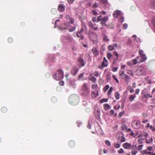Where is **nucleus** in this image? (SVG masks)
<instances>
[{
	"mask_svg": "<svg viewBox=\"0 0 155 155\" xmlns=\"http://www.w3.org/2000/svg\"><path fill=\"white\" fill-rule=\"evenodd\" d=\"M104 109L105 110H107L109 109L110 108V106L107 104H104Z\"/></svg>",
	"mask_w": 155,
	"mask_h": 155,
	"instance_id": "19",
	"label": "nucleus"
},
{
	"mask_svg": "<svg viewBox=\"0 0 155 155\" xmlns=\"http://www.w3.org/2000/svg\"><path fill=\"white\" fill-rule=\"evenodd\" d=\"M133 62H134L133 64H137V59H134L133 60Z\"/></svg>",
	"mask_w": 155,
	"mask_h": 155,
	"instance_id": "63",
	"label": "nucleus"
},
{
	"mask_svg": "<svg viewBox=\"0 0 155 155\" xmlns=\"http://www.w3.org/2000/svg\"><path fill=\"white\" fill-rule=\"evenodd\" d=\"M135 97V96H131L130 97V101H133L134 100V97Z\"/></svg>",
	"mask_w": 155,
	"mask_h": 155,
	"instance_id": "55",
	"label": "nucleus"
},
{
	"mask_svg": "<svg viewBox=\"0 0 155 155\" xmlns=\"http://www.w3.org/2000/svg\"><path fill=\"white\" fill-rule=\"evenodd\" d=\"M118 152L119 153H121L124 152V150L122 148H121L120 150H118Z\"/></svg>",
	"mask_w": 155,
	"mask_h": 155,
	"instance_id": "54",
	"label": "nucleus"
},
{
	"mask_svg": "<svg viewBox=\"0 0 155 155\" xmlns=\"http://www.w3.org/2000/svg\"><path fill=\"white\" fill-rule=\"evenodd\" d=\"M64 38L69 42H71L73 40V38L70 36H66L64 37Z\"/></svg>",
	"mask_w": 155,
	"mask_h": 155,
	"instance_id": "16",
	"label": "nucleus"
},
{
	"mask_svg": "<svg viewBox=\"0 0 155 155\" xmlns=\"http://www.w3.org/2000/svg\"><path fill=\"white\" fill-rule=\"evenodd\" d=\"M100 1H101L102 2V3L106 4L107 3V1L106 0H99Z\"/></svg>",
	"mask_w": 155,
	"mask_h": 155,
	"instance_id": "59",
	"label": "nucleus"
},
{
	"mask_svg": "<svg viewBox=\"0 0 155 155\" xmlns=\"http://www.w3.org/2000/svg\"><path fill=\"white\" fill-rule=\"evenodd\" d=\"M112 77L113 78V79L116 81V82L117 83H119V81L118 80V79H117V78L115 75H113L112 76Z\"/></svg>",
	"mask_w": 155,
	"mask_h": 155,
	"instance_id": "38",
	"label": "nucleus"
},
{
	"mask_svg": "<svg viewBox=\"0 0 155 155\" xmlns=\"http://www.w3.org/2000/svg\"><path fill=\"white\" fill-rule=\"evenodd\" d=\"M150 3L152 7H154L155 6V1L154 0H151Z\"/></svg>",
	"mask_w": 155,
	"mask_h": 155,
	"instance_id": "35",
	"label": "nucleus"
},
{
	"mask_svg": "<svg viewBox=\"0 0 155 155\" xmlns=\"http://www.w3.org/2000/svg\"><path fill=\"white\" fill-rule=\"evenodd\" d=\"M70 84L71 87L74 88H75L77 87L76 84L74 82L72 81H70Z\"/></svg>",
	"mask_w": 155,
	"mask_h": 155,
	"instance_id": "20",
	"label": "nucleus"
},
{
	"mask_svg": "<svg viewBox=\"0 0 155 155\" xmlns=\"http://www.w3.org/2000/svg\"><path fill=\"white\" fill-rule=\"evenodd\" d=\"M108 17L107 16L104 17L102 19L101 22V24L102 25V26L105 25L106 22L108 19Z\"/></svg>",
	"mask_w": 155,
	"mask_h": 155,
	"instance_id": "9",
	"label": "nucleus"
},
{
	"mask_svg": "<svg viewBox=\"0 0 155 155\" xmlns=\"http://www.w3.org/2000/svg\"><path fill=\"white\" fill-rule=\"evenodd\" d=\"M114 110H113L112 109V110H110V112H109L110 115V116H112L113 115H114Z\"/></svg>",
	"mask_w": 155,
	"mask_h": 155,
	"instance_id": "45",
	"label": "nucleus"
},
{
	"mask_svg": "<svg viewBox=\"0 0 155 155\" xmlns=\"http://www.w3.org/2000/svg\"><path fill=\"white\" fill-rule=\"evenodd\" d=\"M98 96V91H97V93H95L94 91H92L91 94V97L92 98H96Z\"/></svg>",
	"mask_w": 155,
	"mask_h": 155,
	"instance_id": "18",
	"label": "nucleus"
},
{
	"mask_svg": "<svg viewBox=\"0 0 155 155\" xmlns=\"http://www.w3.org/2000/svg\"><path fill=\"white\" fill-rule=\"evenodd\" d=\"M94 75L96 77H98L99 75V72L97 71H95L94 73Z\"/></svg>",
	"mask_w": 155,
	"mask_h": 155,
	"instance_id": "42",
	"label": "nucleus"
},
{
	"mask_svg": "<svg viewBox=\"0 0 155 155\" xmlns=\"http://www.w3.org/2000/svg\"><path fill=\"white\" fill-rule=\"evenodd\" d=\"M92 89L94 90H96L98 88V85L97 84H94L92 85V87H91Z\"/></svg>",
	"mask_w": 155,
	"mask_h": 155,
	"instance_id": "24",
	"label": "nucleus"
},
{
	"mask_svg": "<svg viewBox=\"0 0 155 155\" xmlns=\"http://www.w3.org/2000/svg\"><path fill=\"white\" fill-rule=\"evenodd\" d=\"M108 100V99L107 98H103L101 100H100V103H103L104 102H107Z\"/></svg>",
	"mask_w": 155,
	"mask_h": 155,
	"instance_id": "26",
	"label": "nucleus"
},
{
	"mask_svg": "<svg viewBox=\"0 0 155 155\" xmlns=\"http://www.w3.org/2000/svg\"><path fill=\"white\" fill-rule=\"evenodd\" d=\"M68 28V25L66 23H64L61 26L60 28L61 30H64L67 29Z\"/></svg>",
	"mask_w": 155,
	"mask_h": 155,
	"instance_id": "13",
	"label": "nucleus"
},
{
	"mask_svg": "<svg viewBox=\"0 0 155 155\" xmlns=\"http://www.w3.org/2000/svg\"><path fill=\"white\" fill-rule=\"evenodd\" d=\"M127 72L128 74H130L132 76H133L134 75L133 74L131 71H128Z\"/></svg>",
	"mask_w": 155,
	"mask_h": 155,
	"instance_id": "56",
	"label": "nucleus"
},
{
	"mask_svg": "<svg viewBox=\"0 0 155 155\" xmlns=\"http://www.w3.org/2000/svg\"><path fill=\"white\" fill-rule=\"evenodd\" d=\"M91 13L94 15H98V13H97V11L95 10H93L91 11Z\"/></svg>",
	"mask_w": 155,
	"mask_h": 155,
	"instance_id": "39",
	"label": "nucleus"
},
{
	"mask_svg": "<svg viewBox=\"0 0 155 155\" xmlns=\"http://www.w3.org/2000/svg\"><path fill=\"white\" fill-rule=\"evenodd\" d=\"M107 58L109 60H110L111 58L112 57V55L111 53H108L107 54Z\"/></svg>",
	"mask_w": 155,
	"mask_h": 155,
	"instance_id": "34",
	"label": "nucleus"
},
{
	"mask_svg": "<svg viewBox=\"0 0 155 155\" xmlns=\"http://www.w3.org/2000/svg\"><path fill=\"white\" fill-rule=\"evenodd\" d=\"M119 75L123 79H125L126 78V74L125 71L121 70L119 72Z\"/></svg>",
	"mask_w": 155,
	"mask_h": 155,
	"instance_id": "11",
	"label": "nucleus"
},
{
	"mask_svg": "<svg viewBox=\"0 0 155 155\" xmlns=\"http://www.w3.org/2000/svg\"><path fill=\"white\" fill-rule=\"evenodd\" d=\"M108 49L109 51H113L114 50V47L112 45H110L108 46Z\"/></svg>",
	"mask_w": 155,
	"mask_h": 155,
	"instance_id": "29",
	"label": "nucleus"
},
{
	"mask_svg": "<svg viewBox=\"0 0 155 155\" xmlns=\"http://www.w3.org/2000/svg\"><path fill=\"white\" fill-rule=\"evenodd\" d=\"M84 75V73H82L78 77V79L79 80H80L83 77Z\"/></svg>",
	"mask_w": 155,
	"mask_h": 155,
	"instance_id": "41",
	"label": "nucleus"
},
{
	"mask_svg": "<svg viewBox=\"0 0 155 155\" xmlns=\"http://www.w3.org/2000/svg\"><path fill=\"white\" fill-rule=\"evenodd\" d=\"M45 77L46 78H49L51 77V74L49 73H47L46 74Z\"/></svg>",
	"mask_w": 155,
	"mask_h": 155,
	"instance_id": "40",
	"label": "nucleus"
},
{
	"mask_svg": "<svg viewBox=\"0 0 155 155\" xmlns=\"http://www.w3.org/2000/svg\"><path fill=\"white\" fill-rule=\"evenodd\" d=\"M133 125H134V127L136 129L140 128V122L137 120L134 121L132 123Z\"/></svg>",
	"mask_w": 155,
	"mask_h": 155,
	"instance_id": "8",
	"label": "nucleus"
},
{
	"mask_svg": "<svg viewBox=\"0 0 155 155\" xmlns=\"http://www.w3.org/2000/svg\"><path fill=\"white\" fill-rule=\"evenodd\" d=\"M120 94L119 93L117 92H115V97L116 99L117 100H118L119 98Z\"/></svg>",
	"mask_w": 155,
	"mask_h": 155,
	"instance_id": "27",
	"label": "nucleus"
},
{
	"mask_svg": "<svg viewBox=\"0 0 155 155\" xmlns=\"http://www.w3.org/2000/svg\"><path fill=\"white\" fill-rule=\"evenodd\" d=\"M124 113L121 112H120L118 114V116L120 118L122 115Z\"/></svg>",
	"mask_w": 155,
	"mask_h": 155,
	"instance_id": "64",
	"label": "nucleus"
},
{
	"mask_svg": "<svg viewBox=\"0 0 155 155\" xmlns=\"http://www.w3.org/2000/svg\"><path fill=\"white\" fill-rule=\"evenodd\" d=\"M109 87V85H106L103 88L104 91L105 92H106L108 90Z\"/></svg>",
	"mask_w": 155,
	"mask_h": 155,
	"instance_id": "28",
	"label": "nucleus"
},
{
	"mask_svg": "<svg viewBox=\"0 0 155 155\" xmlns=\"http://www.w3.org/2000/svg\"><path fill=\"white\" fill-rule=\"evenodd\" d=\"M69 101L70 103H73L74 105L78 104L79 102L78 97L77 95H72L69 97Z\"/></svg>",
	"mask_w": 155,
	"mask_h": 155,
	"instance_id": "3",
	"label": "nucleus"
},
{
	"mask_svg": "<svg viewBox=\"0 0 155 155\" xmlns=\"http://www.w3.org/2000/svg\"><path fill=\"white\" fill-rule=\"evenodd\" d=\"M143 145H140L139 146L137 147V149L139 150H142V147H143Z\"/></svg>",
	"mask_w": 155,
	"mask_h": 155,
	"instance_id": "60",
	"label": "nucleus"
},
{
	"mask_svg": "<svg viewBox=\"0 0 155 155\" xmlns=\"http://www.w3.org/2000/svg\"><path fill=\"white\" fill-rule=\"evenodd\" d=\"M97 34L96 32L93 31H89L88 37L91 40L94 41L97 38Z\"/></svg>",
	"mask_w": 155,
	"mask_h": 155,
	"instance_id": "4",
	"label": "nucleus"
},
{
	"mask_svg": "<svg viewBox=\"0 0 155 155\" xmlns=\"http://www.w3.org/2000/svg\"><path fill=\"white\" fill-rule=\"evenodd\" d=\"M79 63V66L80 67H83L84 66L85 63L83 59L81 58H79L78 60Z\"/></svg>",
	"mask_w": 155,
	"mask_h": 155,
	"instance_id": "10",
	"label": "nucleus"
},
{
	"mask_svg": "<svg viewBox=\"0 0 155 155\" xmlns=\"http://www.w3.org/2000/svg\"><path fill=\"white\" fill-rule=\"evenodd\" d=\"M124 19V17L121 16L119 19V21L120 22H122L123 21Z\"/></svg>",
	"mask_w": 155,
	"mask_h": 155,
	"instance_id": "51",
	"label": "nucleus"
},
{
	"mask_svg": "<svg viewBox=\"0 0 155 155\" xmlns=\"http://www.w3.org/2000/svg\"><path fill=\"white\" fill-rule=\"evenodd\" d=\"M95 116L96 118L98 120H99L100 118V110H98L95 114Z\"/></svg>",
	"mask_w": 155,
	"mask_h": 155,
	"instance_id": "15",
	"label": "nucleus"
},
{
	"mask_svg": "<svg viewBox=\"0 0 155 155\" xmlns=\"http://www.w3.org/2000/svg\"><path fill=\"white\" fill-rule=\"evenodd\" d=\"M68 22L70 23H73L74 22V20L72 17L69 20Z\"/></svg>",
	"mask_w": 155,
	"mask_h": 155,
	"instance_id": "46",
	"label": "nucleus"
},
{
	"mask_svg": "<svg viewBox=\"0 0 155 155\" xmlns=\"http://www.w3.org/2000/svg\"><path fill=\"white\" fill-rule=\"evenodd\" d=\"M113 54H114V55L116 56V57H118V56H119L118 54L117 53V52L116 51H114L113 52Z\"/></svg>",
	"mask_w": 155,
	"mask_h": 155,
	"instance_id": "52",
	"label": "nucleus"
},
{
	"mask_svg": "<svg viewBox=\"0 0 155 155\" xmlns=\"http://www.w3.org/2000/svg\"><path fill=\"white\" fill-rule=\"evenodd\" d=\"M92 53L96 57L98 56L99 54V51L97 49L95 48H93L91 50Z\"/></svg>",
	"mask_w": 155,
	"mask_h": 155,
	"instance_id": "7",
	"label": "nucleus"
},
{
	"mask_svg": "<svg viewBox=\"0 0 155 155\" xmlns=\"http://www.w3.org/2000/svg\"><path fill=\"white\" fill-rule=\"evenodd\" d=\"M53 77L54 79L57 81L62 79L64 77V73L63 71L61 69L58 70L55 74L53 75Z\"/></svg>",
	"mask_w": 155,
	"mask_h": 155,
	"instance_id": "2",
	"label": "nucleus"
},
{
	"mask_svg": "<svg viewBox=\"0 0 155 155\" xmlns=\"http://www.w3.org/2000/svg\"><path fill=\"white\" fill-rule=\"evenodd\" d=\"M65 6L63 4H60L58 7V9L60 11L63 12L65 10Z\"/></svg>",
	"mask_w": 155,
	"mask_h": 155,
	"instance_id": "12",
	"label": "nucleus"
},
{
	"mask_svg": "<svg viewBox=\"0 0 155 155\" xmlns=\"http://www.w3.org/2000/svg\"><path fill=\"white\" fill-rule=\"evenodd\" d=\"M121 15V12L120 11L117 10L114 12L113 14V16L114 18H117Z\"/></svg>",
	"mask_w": 155,
	"mask_h": 155,
	"instance_id": "6",
	"label": "nucleus"
},
{
	"mask_svg": "<svg viewBox=\"0 0 155 155\" xmlns=\"http://www.w3.org/2000/svg\"><path fill=\"white\" fill-rule=\"evenodd\" d=\"M81 94L84 96H87L90 95V91L87 86V84L84 83L82 87L81 91Z\"/></svg>",
	"mask_w": 155,
	"mask_h": 155,
	"instance_id": "1",
	"label": "nucleus"
},
{
	"mask_svg": "<svg viewBox=\"0 0 155 155\" xmlns=\"http://www.w3.org/2000/svg\"><path fill=\"white\" fill-rule=\"evenodd\" d=\"M74 0H67V1L69 4H71L73 3Z\"/></svg>",
	"mask_w": 155,
	"mask_h": 155,
	"instance_id": "61",
	"label": "nucleus"
},
{
	"mask_svg": "<svg viewBox=\"0 0 155 155\" xmlns=\"http://www.w3.org/2000/svg\"><path fill=\"white\" fill-rule=\"evenodd\" d=\"M102 64L105 67H107L108 65V63H107L105 61H103L102 62Z\"/></svg>",
	"mask_w": 155,
	"mask_h": 155,
	"instance_id": "37",
	"label": "nucleus"
},
{
	"mask_svg": "<svg viewBox=\"0 0 155 155\" xmlns=\"http://www.w3.org/2000/svg\"><path fill=\"white\" fill-rule=\"evenodd\" d=\"M114 146L115 148H118L120 147V145L119 144L115 143Z\"/></svg>",
	"mask_w": 155,
	"mask_h": 155,
	"instance_id": "48",
	"label": "nucleus"
},
{
	"mask_svg": "<svg viewBox=\"0 0 155 155\" xmlns=\"http://www.w3.org/2000/svg\"><path fill=\"white\" fill-rule=\"evenodd\" d=\"M131 146V144L130 143H127V149H128L130 148Z\"/></svg>",
	"mask_w": 155,
	"mask_h": 155,
	"instance_id": "58",
	"label": "nucleus"
},
{
	"mask_svg": "<svg viewBox=\"0 0 155 155\" xmlns=\"http://www.w3.org/2000/svg\"><path fill=\"white\" fill-rule=\"evenodd\" d=\"M103 40L106 42H108L109 41V39L105 35H104V36Z\"/></svg>",
	"mask_w": 155,
	"mask_h": 155,
	"instance_id": "30",
	"label": "nucleus"
},
{
	"mask_svg": "<svg viewBox=\"0 0 155 155\" xmlns=\"http://www.w3.org/2000/svg\"><path fill=\"white\" fill-rule=\"evenodd\" d=\"M97 7H98V5L96 3H95L92 6L93 8H94Z\"/></svg>",
	"mask_w": 155,
	"mask_h": 155,
	"instance_id": "57",
	"label": "nucleus"
},
{
	"mask_svg": "<svg viewBox=\"0 0 155 155\" xmlns=\"http://www.w3.org/2000/svg\"><path fill=\"white\" fill-rule=\"evenodd\" d=\"M118 67H113L111 69V71L114 72L117 71L118 69Z\"/></svg>",
	"mask_w": 155,
	"mask_h": 155,
	"instance_id": "36",
	"label": "nucleus"
},
{
	"mask_svg": "<svg viewBox=\"0 0 155 155\" xmlns=\"http://www.w3.org/2000/svg\"><path fill=\"white\" fill-rule=\"evenodd\" d=\"M88 23L89 26L91 28L94 26V25L91 21H89Z\"/></svg>",
	"mask_w": 155,
	"mask_h": 155,
	"instance_id": "49",
	"label": "nucleus"
},
{
	"mask_svg": "<svg viewBox=\"0 0 155 155\" xmlns=\"http://www.w3.org/2000/svg\"><path fill=\"white\" fill-rule=\"evenodd\" d=\"M144 96L146 98H147L149 97H152V96H150V94H147L144 95Z\"/></svg>",
	"mask_w": 155,
	"mask_h": 155,
	"instance_id": "50",
	"label": "nucleus"
},
{
	"mask_svg": "<svg viewBox=\"0 0 155 155\" xmlns=\"http://www.w3.org/2000/svg\"><path fill=\"white\" fill-rule=\"evenodd\" d=\"M105 143L106 145H107L108 146H110L111 145V143L110 142L107 140H106L105 141Z\"/></svg>",
	"mask_w": 155,
	"mask_h": 155,
	"instance_id": "47",
	"label": "nucleus"
},
{
	"mask_svg": "<svg viewBox=\"0 0 155 155\" xmlns=\"http://www.w3.org/2000/svg\"><path fill=\"white\" fill-rule=\"evenodd\" d=\"M79 70V69L78 67H73L71 70V74L72 75L75 76L77 74Z\"/></svg>",
	"mask_w": 155,
	"mask_h": 155,
	"instance_id": "5",
	"label": "nucleus"
},
{
	"mask_svg": "<svg viewBox=\"0 0 155 155\" xmlns=\"http://www.w3.org/2000/svg\"><path fill=\"white\" fill-rule=\"evenodd\" d=\"M68 145L70 147L73 148L75 146V143L74 141L71 140L69 141Z\"/></svg>",
	"mask_w": 155,
	"mask_h": 155,
	"instance_id": "14",
	"label": "nucleus"
},
{
	"mask_svg": "<svg viewBox=\"0 0 155 155\" xmlns=\"http://www.w3.org/2000/svg\"><path fill=\"white\" fill-rule=\"evenodd\" d=\"M1 110L2 113H5L8 110L6 107H3L1 108Z\"/></svg>",
	"mask_w": 155,
	"mask_h": 155,
	"instance_id": "22",
	"label": "nucleus"
},
{
	"mask_svg": "<svg viewBox=\"0 0 155 155\" xmlns=\"http://www.w3.org/2000/svg\"><path fill=\"white\" fill-rule=\"evenodd\" d=\"M8 41L9 43H11L13 42V40L12 38L10 37L8 38Z\"/></svg>",
	"mask_w": 155,
	"mask_h": 155,
	"instance_id": "43",
	"label": "nucleus"
},
{
	"mask_svg": "<svg viewBox=\"0 0 155 155\" xmlns=\"http://www.w3.org/2000/svg\"><path fill=\"white\" fill-rule=\"evenodd\" d=\"M141 153L143 154H150L151 153V152H147V150H146L142 151L141 152Z\"/></svg>",
	"mask_w": 155,
	"mask_h": 155,
	"instance_id": "32",
	"label": "nucleus"
},
{
	"mask_svg": "<svg viewBox=\"0 0 155 155\" xmlns=\"http://www.w3.org/2000/svg\"><path fill=\"white\" fill-rule=\"evenodd\" d=\"M51 100L52 103H55L57 102V99L56 97H53L51 98Z\"/></svg>",
	"mask_w": 155,
	"mask_h": 155,
	"instance_id": "23",
	"label": "nucleus"
},
{
	"mask_svg": "<svg viewBox=\"0 0 155 155\" xmlns=\"http://www.w3.org/2000/svg\"><path fill=\"white\" fill-rule=\"evenodd\" d=\"M142 51H140L139 52V54H140L141 57H142L143 59L144 60H146L147 59V57L144 54H143L142 53Z\"/></svg>",
	"mask_w": 155,
	"mask_h": 155,
	"instance_id": "17",
	"label": "nucleus"
},
{
	"mask_svg": "<svg viewBox=\"0 0 155 155\" xmlns=\"http://www.w3.org/2000/svg\"><path fill=\"white\" fill-rule=\"evenodd\" d=\"M75 29L76 27L75 26H74L69 28L68 30L69 32H73L75 30Z\"/></svg>",
	"mask_w": 155,
	"mask_h": 155,
	"instance_id": "33",
	"label": "nucleus"
},
{
	"mask_svg": "<svg viewBox=\"0 0 155 155\" xmlns=\"http://www.w3.org/2000/svg\"><path fill=\"white\" fill-rule=\"evenodd\" d=\"M113 88L112 87H110V88L109 90L107 92V95H110L111 93L113 91Z\"/></svg>",
	"mask_w": 155,
	"mask_h": 155,
	"instance_id": "31",
	"label": "nucleus"
},
{
	"mask_svg": "<svg viewBox=\"0 0 155 155\" xmlns=\"http://www.w3.org/2000/svg\"><path fill=\"white\" fill-rule=\"evenodd\" d=\"M89 80L92 81L93 83H95L96 82L97 79L94 76L91 78Z\"/></svg>",
	"mask_w": 155,
	"mask_h": 155,
	"instance_id": "25",
	"label": "nucleus"
},
{
	"mask_svg": "<svg viewBox=\"0 0 155 155\" xmlns=\"http://www.w3.org/2000/svg\"><path fill=\"white\" fill-rule=\"evenodd\" d=\"M103 18V17L101 15H100L98 17L97 19V21H102V20Z\"/></svg>",
	"mask_w": 155,
	"mask_h": 155,
	"instance_id": "44",
	"label": "nucleus"
},
{
	"mask_svg": "<svg viewBox=\"0 0 155 155\" xmlns=\"http://www.w3.org/2000/svg\"><path fill=\"white\" fill-rule=\"evenodd\" d=\"M130 135L131 136H133V137H136V135H134V133L133 132V131H132L131 132V133H130Z\"/></svg>",
	"mask_w": 155,
	"mask_h": 155,
	"instance_id": "62",
	"label": "nucleus"
},
{
	"mask_svg": "<svg viewBox=\"0 0 155 155\" xmlns=\"http://www.w3.org/2000/svg\"><path fill=\"white\" fill-rule=\"evenodd\" d=\"M59 84L61 86H63L64 85V82L63 81H61L59 82Z\"/></svg>",
	"mask_w": 155,
	"mask_h": 155,
	"instance_id": "53",
	"label": "nucleus"
},
{
	"mask_svg": "<svg viewBox=\"0 0 155 155\" xmlns=\"http://www.w3.org/2000/svg\"><path fill=\"white\" fill-rule=\"evenodd\" d=\"M78 32L76 34V36L77 37L80 38L81 39H84V36Z\"/></svg>",
	"mask_w": 155,
	"mask_h": 155,
	"instance_id": "21",
	"label": "nucleus"
}]
</instances>
